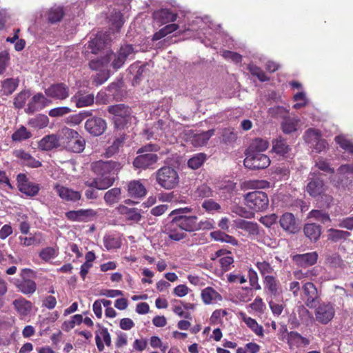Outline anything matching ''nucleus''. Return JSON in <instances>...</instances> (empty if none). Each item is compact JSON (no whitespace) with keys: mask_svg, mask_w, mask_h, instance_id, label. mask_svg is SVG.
I'll return each mask as SVG.
<instances>
[{"mask_svg":"<svg viewBox=\"0 0 353 353\" xmlns=\"http://www.w3.org/2000/svg\"><path fill=\"white\" fill-rule=\"evenodd\" d=\"M91 169L97 175L91 182H86L89 187L105 190L114 182V175L120 169V165L113 161H97L91 164Z\"/></svg>","mask_w":353,"mask_h":353,"instance_id":"f257e3e1","label":"nucleus"},{"mask_svg":"<svg viewBox=\"0 0 353 353\" xmlns=\"http://www.w3.org/2000/svg\"><path fill=\"white\" fill-rule=\"evenodd\" d=\"M157 183L165 190L175 188L179 183L177 171L172 167L165 165L154 173Z\"/></svg>","mask_w":353,"mask_h":353,"instance_id":"f03ea898","label":"nucleus"},{"mask_svg":"<svg viewBox=\"0 0 353 353\" xmlns=\"http://www.w3.org/2000/svg\"><path fill=\"white\" fill-rule=\"evenodd\" d=\"M316 174L315 172H310V176L312 177L309 179V182L306 186V192L313 198L321 196L325 198V201L327 203V208L330 207L333 199L331 196L325 194L327 187L323 180L319 178L315 177Z\"/></svg>","mask_w":353,"mask_h":353,"instance_id":"7ed1b4c3","label":"nucleus"},{"mask_svg":"<svg viewBox=\"0 0 353 353\" xmlns=\"http://www.w3.org/2000/svg\"><path fill=\"white\" fill-rule=\"evenodd\" d=\"M246 205L254 212H263L269 205V199L265 192L254 191L245 195Z\"/></svg>","mask_w":353,"mask_h":353,"instance_id":"20e7f679","label":"nucleus"},{"mask_svg":"<svg viewBox=\"0 0 353 353\" xmlns=\"http://www.w3.org/2000/svg\"><path fill=\"white\" fill-rule=\"evenodd\" d=\"M108 112L113 115L112 119L117 128H123L131 120V109L124 104L111 105Z\"/></svg>","mask_w":353,"mask_h":353,"instance_id":"39448f33","label":"nucleus"},{"mask_svg":"<svg viewBox=\"0 0 353 353\" xmlns=\"http://www.w3.org/2000/svg\"><path fill=\"white\" fill-rule=\"evenodd\" d=\"M243 161L244 165L250 170H259L268 168L270 164L269 157L262 153L246 152Z\"/></svg>","mask_w":353,"mask_h":353,"instance_id":"423d86ee","label":"nucleus"},{"mask_svg":"<svg viewBox=\"0 0 353 353\" xmlns=\"http://www.w3.org/2000/svg\"><path fill=\"white\" fill-rule=\"evenodd\" d=\"M316 305L314 315L317 322L323 325H327L334 317V305L330 302H322Z\"/></svg>","mask_w":353,"mask_h":353,"instance_id":"0eeeda50","label":"nucleus"},{"mask_svg":"<svg viewBox=\"0 0 353 353\" xmlns=\"http://www.w3.org/2000/svg\"><path fill=\"white\" fill-rule=\"evenodd\" d=\"M303 300L309 308H314L319 303L320 294L316 287L312 282H307L302 286Z\"/></svg>","mask_w":353,"mask_h":353,"instance_id":"6e6552de","label":"nucleus"},{"mask_svg":"<svg viewBox=\"0 0 353 353\" xmlns=\"http://www.w3.org/2000/svg\"><path fill=\"white\" fill-rule=\"evenodd\" d=\"M29 272L32 273L33 271L28 268L23 269L21 273L22 279L15 282V286L18 290L27 296L33 294L37 288V283L34 281L26 277V274Z\"/></svg>","mask_w":353,"mask_h":353,"instance_id":"1a4fd4ad","label":"nucleus"},{"mask_svg":"<svg viewBox=\"0 0 353 353\" xmlns=\"http://www.w3.org/2000/svg\"><path fill=\"white\" fill-rule=\"evenodd\" d=\"M17 182L19 190L28 196H34L39 192V185L30 181L25 174H19L17 176Z\"/></svg>","mask_w":353,"mask_h":353,"instance_id":"9d476101","label":"nucleus"},{"mask_svg":"<svg viewBox=\"0 0 353 353\" xmlns=\"http://www.w3.org/2000/svg\"><path fill=\"white\" fill-rule=\"evenodd\" d=\"M159 160V157L154 153L139 154L133 161V165L137 169H154V165Z\"/></svg>","mask_w":353,"mask_h":353,"instance_id":"9b49d317","label":"nucleus"},{"mask_svg":"<svg viewBox=\"0 0 353 353\" xmlns=\"http://www.w3.org/2000/svg\"><path fill=\"white\" fill-rule=\"evenodd\" d=\"M97 212L92 209L70 210L65 213V217L72 221L88 222L97 216Z\"/></svg>","mask_w":353,"mask_h":353,"instance_id":"f8f14e48","label":"nucleus"},{"mask_svg":"<svg viewBox=\"0 0 353 353\" xmlns=\"http://www.w3.org/2000/svg\"><path fill=\"white\" fill-rule=\"evenodd\" d=\"M196 216L178 215L172 218L173 225L179 226L181 229L186 232L196 231Z\"/></svg>","mask_w":353,"mask_h":353,"instance_id":"ddd939ff","label":"nucleus"},{"mask_svg":"<svg viewBox=\"0 0 353 353\" xmlns=\"http://www.w3.org/2000/svg\"><path fill=\"white\" fill-rule=\"evenodd\" d=\"M45 94L50 98L64 100L69 97V88L62 83H55L45 89Z\"/></svg>","mask_w":353,"mask_h":353,"instance_id":"4468645a","label":"nucleus"},{"mask_svg":"<svg viewBox=\"0 0 353 353\" xmlns=\"http://www.w3.org/2000/svg\"><path fill=\"white\" fill-rule=\"evenodd\" d=\"M85 130L93 136L102 134L106 129V122L99 117H92L85 123Z\"/></svg>","mask_w":353,"mask_h":353,"instance_id":"2eb2a0df","label":"nucleus"},{"mask_svg":"<svg viewBox=\"0 0 353 353\" xmlns=\"http://www.w3.org/2000/svg\"><path fill=\"white\" fill-rule=\"evenodd\" d=\"M54 189L59 197L65 201L77 202L81 198V194L80 192L59 184H56Z\"/></svg>","mask_w":353,"mask_h":353,"instance_id":"dca6fc26","label":"nucleus"},{"mask_svg":"<svg viewBox=\"0 0 353 353\" xmlns=\"http://www.w3.org/2000/svg\"><path fill=\"white\" fill-rule=\"evenodd\" d=\"M110 41V34L107 32L99 33L89 41L87 48L90 50L92 54H97L103 49Z\"/></svg>","mask_w":353,"mask_h":353,"instance_id":"f3484780","label":"nucleus"},{"mask_svg":"<svg viewBox=\"0 0 353 353\" xmlns=\"http://www.w3.org/2000/svg\"><path fill=\"white\" fill-rule=\"evenodd\" d=\"M98 329L95 331V342L99 352L104 350V344L108 347L111 346L112 340L110 334L106 327L97 325Z\"/></svg>","mask_w":353,"mask_h":353,"instance_id":"a211bd4d","label":"nucleus"},{"mask_svg":"<svg viewBox=\"0 0 353 353\" xmlns=\"http://www.w3.org/2000/svg\"><path fill=\"white\" fill-rule=\"evenodd\" d=\"M264 289L273 298L281 296L282 291L276 274L267 276L263 279Z\"/></svg>","mask_w":353,"mask_h":353,"instance_id":"6ab92c4d","label":"nucleus"},{"mask_svg":"<svg viewBox=\"0 0 353 353\" xmlns=\"http://www.w3.org/2000/svg\"><path fill=\"white\" fill-rule=\"evenodd\" d=\"M279 223L283 230L288 233L295 234L299 231L298 223L292 213H284L280 218Z\"/></svg>","mask_w":353,"mask_h":353,"instance_id":"aec40b11","label":"nucleus"},{"mask_svg":"<svg viewBox=\"0 0 353 353\" xmlns=\"http://www.w3.org/2000/svg\"><path fill=\"white\" fill-rule=\"evenodd\" d=\"M48 102L47 98L42 93L34 94L29 101L26 112L28 114H32L36 111L42 110Z\"/></svg>","mask_w":353,"mask_h":353,"instance_id":"412c9836","label":"nucleus"},{"mask_svg":"<svg viewBox=\"0 0 353 353\" xmlns=\"http://www.w3.org/2000/svg\"><path fill=\"white\" fill-rule=\"evenodd\" d=\"M318 259L316 252H308L303 254H296L293 256L296 264L302 268H307L316 263Z\"/></svg>","mask_w":353,"mask_h":353,"instance_id":"4be33fe9","label":"nucleus"},{"mask_svg":"<svg viewBox=\"0 0 353 353\" xmlns=\"http://www.w3.org/2000/svg\"><path fill=\"white\" fill-rule=\"evenodd\" d=\"M61 146L60 137L58 134L45 136L39 142V148L42 150L49 151Z\"/></svg>","mask_w":353,"mask_h":353,"instance_id":"5701e85b","label":"nucleus"},{"mask_svg":"<svg viewBox=\"0 0 353 353\" xmlns=\"http://www.w3.org/2000/svg\"><path fill=\"white\" fill-rule=\"evenodd\" d=\"M14 155L19 159L21 161V163L24 165L37 168L41 166V163L36 160L33 157H32L29 153L26 152L23 150H17L14 152Z\"/></svg>","mask_w":353,"mask_h":353,"instance_id":"b1692460","label":"nucleus"},{"mask_svg":"<svg viewBox=\"0 0 353 353\" xmlns=\"http://www.w3.org/2000/svg\"><path fill=\"white\" fill-rule=\"evenodd\" d=\"M287 342L290 349L299 347L300 346H306L309 345L310 341L296 332H290L287 333Z\"/></svg>","mask_w":353,"mask_h":353,"instance_id":"393cba45","label":"nucleus"},{"mask_svg":"<svg viewBox=\"0 0 353 353\" xmlns=\"http://www.w3.org/2000/svg\"><path fill=\"white\" fill-rule=\"evenodd\" d=\"M12 305L16 311L23 316H28L32 310V302L23 297H20L13 301Z\"/></svg>","mask_w":353,"mask_h":353,"instance_id":"a878e982","label":"nucleus"},{"mask_svg":"<svg viewBox=\"0 0 353 353\" xmlns=\"http://www.w3.org/2000/svg\"><path fill=\"white\" fill-rule=\"evenodd\" d=\"M70 101L76 105L77 108H81L92 105L94 97L93 94H84L79 92L70 99Z\"/></svg>","mask_w":353,"mask_h":353,"instance_id":"bb28decb","label":"nucleus"},{"mask_svg":"<svg viewBox=\"0 0 353 353\" xmlns=\"http://www.w3.org/2000/svg\"><path fill=\"white\" fill-rule=\"evenodd\" d=\"M214 134V130L211 129L200 133L192 134L190 137L191 143L195 147L205 145L208 140Z\"/></svg>","mask_w":353,"mask_h":353,"instance_id":"cd10ccee","label":"nucleus"},{"mask_svg":"<svg viewBox=\"0 0 353 353\" xmlns=\"http://www.w3.org/2000/svg\"><path fill=\"white\" fill-rule=\"evenodd\" d=\"M201 296L202 301L206 305L213 304L222 300L221 295L211 287L203 289Z\"/></svg>","mask_w":353,"mask_h":353,"instance_id":"c85d7f7f","label":"nucleus"},{"mask_svg":"<svg viewBox=\"0 0 353 353\" xmlns=\"http://www.w3.org/2000/svg\"><path fill=\"white\" fill-rule=\"evenodd\" d=\"M128 192L130 196L141 198L146 194V189L139 181H132L128 185Z\"/></svg>","mask_w":353,"mask_h":353,"instance_id":"c756f323","label":"nucleus"},{"mask_svg":"<svg viewBox=\"0 0 353 353\" xmlns=\"http://www.w3.org/2000/svg\"><path fill=\"white\" fill-rule=\"evenodd\" d=\"M117 210L120 214L125 215L128 220L137 223L141 219L142 216L137 208H129L125 205H120L117 207Z\"/></svg>","mask_w":353,"mask_h":353,"instance_id":"7c9ffc66","label":"nucleus"},{"mask_svg":"<svg viewBox=\"0 0 353 353\" xmlns=\"http://www.w3.org/2000/svg\"><path fill=\"white\" fill-rule=\"evenodd\" d=\"M154 17L156 20L159 21L163 24L174 22L176 20L177 14L173 13L168 9H162L154 14Z\"/></svg>","mask_w":353,"mask_h":353,"instance_id":"2f4dec72","label":"nucleus"},{"mask_svg":"<svg viewBox=\"0 0 353 353\" xmlns=\"http://www.w3.org/2000/svg\"><path fill=\"white\" fill-rule=\"evenodd\" d=\"M305 235L311 241H316L321 234V227L316 223H307L303 228Z\"/></svg>","mask_w":353,"mask_h":353,"instance_id":"473e14b6","label":"nucleus"},{"mask_svg":"<svg viewBox=\"0 0 353 353\" xmlns=\"http://www.w3.org/2000/svg\"><path fill=\"white\" fill-rule=\"evenodd\" d=\"M165 232L169 239L179 241L186 236V234L179 226L173 225V221L172 220L170 224L165 229Z\"/></svg>","mask_w":353,"mask_h":353,"instance_id":"72a5a7b5","label":"nucleus"},{"mask_svg":"<svg viewBox=\"0 0 353 353\" xmlns=\"http://www.w3.org/2000/svg\"><path fill=\"white\" fill-rule=\"evenodd\" d=\"M299 120L295 117H285L281 123V128L284 133L290 134L296 131Z\"/></svg>","mask_w":353,"mask_h":353,"instance_id":"f704fd0d","label":"nucleus"},{"mask_svg":"<svg viewBox=\"0 0 353 353\" xmlns=\"http://www.w3.org/2000/svg\"><path fill=\"white\" fill-rule=\"evenodd\" d=\"M268 146L269 143L267 140L256 138L252 141L251 144L247 149L246 152L261 153L262 152L265 151Z\"/></svg>","mask_w":353,"mask_h":353,"instance_id":"c9c22d12","label":"nucleus"},{"mask_svg":"<svg viewBox=\"0 0 353 353\" xmlns=\"http://www.w3.org/2000/svg\"><path fill=\"white\" fill-rule=\"evenodd\" d=\"M255 265L263 279H265L267 276L276 274V272L274 271V266L265 260L257 261L255 263Z\"/></svg>","mask_w":353,"mask_h":353,"instance_id":"e433bc0d","label":"nucleus"},{"mask_svg":"<svg viewBox=\"0 0 353 353\" xmlns=\"http://www.w3.org/2000/svg\"><path fill=\"white\" fill-rule=\"evenodd\" d=\"M242 319L246 325L259 336H263V327L259 325L256 321L246 314H241Z\"/></svg>","mask_w":353,"mask_h":353,"instance_id":"4c0bfd02","label":"nucleus"},{"mask_svg":"<svg viewBox=\"0 0 353 353\" xmlns=\"http://www.w3.org/2000/svg\"><path fill=\"white\" fill-rule=\"evenodd\" d=\"M272 150L277 154L285 156L290 150V147L281 137H279L272 141Z\"/></svg>","mask_w":353,"mask_h":353,"instance_id":"58836bf2","label":"nucleus"},{"mask_svg":"<svg viewBox=\"0 0 353 353\" xmlns=\"http://www.w3.org/2000/svg\"><path fill=\"white\" fill-rule=\"evenodd\" d=\"M85 145V139L81 135H79L78 138L67 143V145L65 147L70 152L80 153L83 151Z\"/></svg>","mask_w":353,"mask_h":353,"instance_id":"ea45409f","label":"nucleus"},{"mask_svg":"<svg viewBox=\"0 0 353 353\" xmlns=\"http://www.w3.org/2000/svg\"><path fill=\"white\" fill-rule=\"evenodd\" d=\"M350 236L347 231L340 230L330 228L327 230V240L332 242H338L341 240H345Z\"/></svg>","mask_w":353,"mask_h":353,"instance_id":"a19ab883","label":"nucleus"},{"mask_svg":"<svg viewBox=\"0 0 353 353\" xmlns=\"http://www.w3.org/2000/svg\"><path fill=\"white\" fill-rule=\"evenodd\" d=\"M121 191L119 188H114L107 191L103 196L105 202L112 205L117 203L121 199Z\"/></svg>","mask_w":353,"mask_h":353,"instance_id":"79ce46f5","label":"nucleus"},{"mask_svg":"<svg viewBox=\"0 0 353 353\" xmlns=\"http://www.w3.org/2000/svg\"><path fill=\"white\" fill-rule=\"evenodd\" d=\"M59 135L60 137V141H62V143L65 146L67 145V143L78 138L79 134L73 129L64 127L59 131Z\"/></svg>","mask_w":353,"mask_h":353,"instance_id":"37998d69","label":"nucleus"},{"mask_svg":"<svg viewBox=\"0 0 353 353\" xmlns=\"http://www.w3.org/2000/svg\"><path fill=\"white\" fill-rule=\"evenodd\" d=\"M236 226L250 234L257 235L259 234V226L256 223L239 220L236 222Z\"/></svg>","mask_w":353,"mask_h":353,"instance_id":"c03bdc74","label":"nucleus"},{"mask_svg":"<svg viewBox=\"0 0 353 353\" xmlns=\"http://www.w3.org/2000/svg\"><path fill=\"white\" fill-rule=\"evenodd\" d=\"M49 123L48 117L42 114H39L28 121V125L34 128L42 129L46 128Z\"/></svg>","mask_w":353,"mask_h":353,"instance_id":"a18cd8bd","label":"nucleus"},{"mask_svg":"<svg viewBox=\"0 0 353 353\" xmlns=\"http://www.w3.org/2000/svg\"><path fill=\"white\" fill-rule=\"evenodd\" d=\"M19 81L15 78H8L2 82V91L4 94H12L19 85Z\"/></svg>","mask_w":353,"mask_h":353,"instance_id":"49530a36","label":"nucleus"},{"mask_svg":"<svg viewBox=\"0 0 353 353\" xmlns=\"http://www.w3.org/2000/svg\"><path fill=\"white\" fill-rule=\"evenodd\" d=\"M193 195L196 199H199L210 198L214 196V191L208 185L202 184L196 188Z\"/></svg>","mask_w":353,"mask_h":353,"instance_id":"de8ad7c7","label":"nucleus"},{"mask_svg":"<svg viewBox=\"0 0 353 353\" xmlns=\"http://www.w3.org/2000/svg\"><path fill=\"white\" fill-rule=\"evenodd\" d=\"M308 217L314 219L323 224L331 222L330 214L323 210H312L309 212Z\"/></svg>","mask_w":353,"mask_h":353,"instance_id":"09e8293b","label":"nucleus"},{"mask_svg":"<svg viewBox=\"0 0 353 353\" xmlns=\"http://www.w3.org/2000/svg\"><path fill=\"white\" fill-rule=\"evenodd\" d=\"M211 236L217 241L228 243L232 245H238V241L234 237L220 231L211 232Z\"/></svg>","mask_w":353,"mask_h":353,"instance_id":"8fccbe9b","label":"nucleus"},{"mask_svg":"<svg viewBox=\"0 0 353 353\" xmlns=\"http://www.w3.org/2000/svg\"><path fill=\"white\" fill-rule=\"evenodd\" d=\"M206 154L204 153H197L193 155L188 161V165L192 170L199 168L205 161Z\"/></svg>","mask_w":353,"mask_h":353,"instance_id":"3c124183","label":"nucleus"},{"mask_svg":"<svg viewBox=\"0 0 353 353\" xmlns=\"http://www.w3.org/2000/svg\"><path fill=\"white\" fill-rule=\"evenodd\" d=\"M220 139L221 142L225 144H232L236 141L237 139V134L233 129L225 128L222 130Z\"/></svg>","mask_w":353,"mask_h":353,"instance_id":"603ef678","label":"nucleus"},{"mask_svg":"<svg viewBox=\"0 0 353 353\" xmlns=\"http://www.w3.org/2000/svg\"><path fill=\"white\" fill-rule=\"evenodd\" d=\"M110 62V57H105L97 59H92L89 63L90 68L92 70H101L107 66Z\"/></svg>","mask_w":353,"mask_h":353,"instance_id":"864d4df0","label":"nucleus"},{"mask_svg":"<svg viewBox=\"0 0 353 353\" xmlns=\"http://www.w3.org/2000/svg\"><path fill=\"white\" fill-rule=\"evenodd\" d=\"M335 141L345 152L353 154V143L349 140L345 135L341 134L335 137Z\"/></svg>","mask_w":353,"mask_h":353,"instance_id":"5fc2aeb1","label":"nucleus"},{"mask_svg":"<svg viewBox=\"0 0 353 353\" xmlns=\"http://www.w3.org/2000/svg\"><path fill=\"white\" fill-rule=\"evenodd\" d=\"M320 138H321V132L319 130L313 128L307 130L304 134V140L306 143L310 144L311 146L314 145V143L318 141Z\"/></svg>","mask_w":353,"mask_h":353,"instance_id":"6e6d98bb","label":"nucleus"},{"mask_svg":"<svg viewBox=\"0 0 353 353\" xmlns=\"http://www.w3.org/2000/svg\"><path fill=\"white\" fill-rule=\"evenodd\" d=\"M57 255V250L52 247L43 248L39 253L40 259L45 262L50 261L51 259L56 258Z\"/></svg>","mask_w":353,"mask_h":353,"instance_id":"4d7b16f0","label":"nucleus"},{"mask_svg":"<svg viewBox=\"0 0 353 353\" xmlns=\"http://www.w3.org/2000/svg\"><path fill=\"white\" fill-rule=\"evenodd\" d=\"M106 55L107 57H110V61L112 59V66L116 70L121 68L126 61L119 52L114 54L112 51L107 50Z\"/></svg>","mask_w":353,"mask_h":353,"instance_id":"13d9d810","label":"nucleus"},{"mask_svg":"<svg viewBox=\"0 0 353 353\" xmlns=\"http://www.w3.org/2000/svg\"><path fill=\"white\" fill-rule=\"evenodd\" d=\"M30 96V93L28 90H23L20 92L14 99L13 103L14 107L17 109L22 108Z\"/></svg>","mask_w":353,"mask_h":353,"instance_id":"bf43d9fd","label":"nucleus"},{"mask_svg":"<svg viewBox=\"0 0 353 353\" xmlns=\"http://www.w3.org/2000/svg\"><path fill=\"white\" fill-rule=\"evenodd\" d=\"M32 134L26 127L21 126L12 135V139L14 141H21L30 138Z\"/></svg>","mask_w":353,"mask_h":353,"instance_id":"052dcab7","label":"nucleus"},{"mask_svg":"<svg viewBox=\"0 0 353 353\" xmlns=\"http://www.w3.org/2000/svg\"><path fill=\"white\" fill-rule=\"evenodd\" d=\"M219 261L223 271L227 272L230 270L231 265L234 263V259L232 256V253L230 251L226 250V254L223 255Z\"/></svg>","mask_w":353,"mask_h":353,"instance_id":"680f3d73","label":"nucleus"},{"mask_svg":"<svg viewBox=\"0 0 353 353\" xmlns=\"http://www.w3.org/2000/svg\"><path fill=\"white\" fill-rule=\"evenodd\" d=\"M137 51L132 45L125 44L121 46L119 53L127 60L133 59Z\"/></svg>","mask_w":353,"mask_h":353,"instance_id":"e2e57ef3","label":"nucleus"},{"mask_svg":"<svg viewBox=\"0 0 353 353\" xmlns=\"http://www.w3.org/2000/svg\"><path fill=\"white\" fill-rule=\"evenodd\" d=\"M315 167L317 168L319 170L328 174L334 173V169L333 168H331L328 161L322 157H319L316 160Z\"/></svg>","mask_w":353,"mask_h":353,"instance_id":"0e129e2a","label":"nucleus"},{"mask_svg":"<svg viewBox=\"0 0 353 353\" xmlns=\"http://www.w3.org/2000/svg\"><path fill=\"white\" fill-rule=\"evenodd\" d=\"M202 208L208 213L219 212L221 209L220 204L212 199H205L201 205Z\"/></svg>","mask_w":353,"mask_h":353,"instance_id":"69168bd1","label":"nucleus"},{"mask_svg":"<svg viewBox=\"0 0 353 353\" xmlns=\"http://www.w3.org/2000/svg\"><path fill=\"white\" fill-rule=\"evenodd\" d=\"M63 16V11L61 7L52 8L48 13V20L51 23L59 21Z\"/></svg>","mask_w":353,"mask_h":353,"instance_id":"338daca9","label":"nucleus"},{"mask_svg":"<svg viewBox=\"0 0 353 353\" xmlns=\"http://www.w3.org/2000/svg\"><path fill=\"white\" fill-rule=\"evenodd\" d=\"M248 70L252 75L256 76L261 81L263 82L269 80V78L266 76L265 72L259 67L255 65L249 64L248 65Z\"/></svg>","mask_w":353,"mask_h":353,"instance_id":"774afa93","label":"nucleus"}]
</instances>
